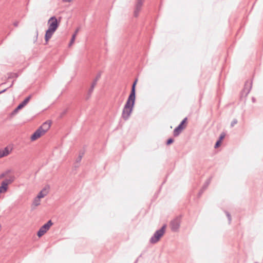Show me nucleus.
Returning <instances> with one entry per match:
<instances>
[{
  "instance_id": "nucleus-3",
  "label": "nucleus",
  "mask_w": 263,
  "mask_h": 263,
  "mask_svg": "<svg viewBox=\"0 0 263 263\" xmlns=\"http://www.w3.org/2000/svg\"><path fill=\"white\" fill-rule=\"evenodd\" d=\"M166 225H163L161 228L157 230L150 239V242L154 244L157 242L160 238L164 235L165 231Z\"/></svg>"
},
{
  "instance_id": "nucleus-31",
  "label": "nucleus",
  "mask_w": 263,
  "mask_h": 263,
  "mask_svg": "<svg viewBox=\"0 0 263 263\" xmlns=\"http://www.w3.org/2000/svg\"><path fill=\"white\" fill-rule=\"evenodd\" d=\"M96 84H96L95 83L92 82V83H91V86H90V87H91V88H95V87L96 86Z\"/></svg>"
},
{
  "instance_id": "nucleus-21",
  "label": "nucleus",
  "mask_w": 263,
  "mask_h": 263,
  "mask_svg": "<svg viewBox=\"0 0 263 263\" xmlns=\"http://www.w3.org/2000/svg\"><path fill=\"white\" fill-rule=\"evenodd\" d=\"M75 37H76V34H73L72 35L71 39V40L70 41V43L69 44V46H71L73 44V43L74 42V41L75 40Z\"/></svg>"
},
{
  "instance_id": "nucleus-29",
  "label": "nucleus",
  "mask_w": 263,
  "mask_h": 263,
  "mask_svg": "<svg viewBox=\"0 0 263 263\" xmlns=\"http://www.w3.org/2000/svg\"><path fill=\"white\" fill-rule=\"evenodd\" d=\"M91 95V94L89 95V93H88V92L87 94V96H86L85 99L86 100H88L90 98Z\"/></svg>"
},
{
  "instance_id": "nucleus-2",
  "label": "nucleus",
  "mask_w": 263,
  "mask_h": 263,
  "mask_svg": "<svg viewBox=\"0 0 263 263\" xmlns=\"http://www.w3.org/2000/svg\"><path fill=\"white\" fill-rule=\"evenodd\" d=\"M135 100V99H132L128 97L127 100L123 107L122 112V118L124 120L126 121L129 119L133 110Z\"/></svg>"
},
{
  "instance_id": "nucleus-7",
  "label": "nucleus",
  "mask_w": 263,
  "mask_h": 263,
  "mask_svg": "<svg viewBox=\"0 0 263 263\" xmlns=\"http://www.w3.org/2000/svg\"><path fill=\"white\" fill-rule=\"evenodd\" d=\"M14 181V177L11 176L9 179H6L3 181L0 186V193H4L8 190V185Z\"/></svg>"
},
{
  "instance_id": "nucleus-25",
  "label": "nucleus",
  "mask_w": 263,
  "mask_h": 263,
  "mask_svg": "<svg viewBox=\"0 0 263 263\" xmlns=\"http://www.w3.org/2000/svg\"><path fill=\"white\" fill-rule=\"evenodd\" d=\"M224 137H225L224 133H223L221 134L218 140H220V141H221V140L224 138Z\"/></svg>"
},
{
  "instance_id": "nucleus-24",
  "label": "nucleus",
  "mask_w": 263,
  "mask_h": 263,
  "mask_svg": "<svg viewBox=\"0 0 263 263\" xmlns=\"http://www.w3.org/2000/svg\"><path fill=\"white\" fill-rule=\"evenodd\" d=\"M174 142V139L173 138H169L166 141V144L170 145L172 144Z\"/></svg>"
},
{
  "instance_id": "nucleus-1",
  "label": "nucleus",
  "mask_w": 263,
  "mask_h": 263,
  "mask_svg": "<svg viewBox=\"0 0 263 263\" xmlns=\"http://www.w3.org/2000/svg\"><path fill=\"white\" fill-rule=\"evenodd\" d=\"M48 24L49 25L48 29L46 30L45 35L46 44H47L49 39L52 37L53 33L58 29L59 26V23H58L56 17L53 16L48 21Z\"/></svg>"
},
{
  "instance_id": "nucleus-6",
  "label": "nucleus",
  "mask_w": 263,
  "mask_h": 263,
  "mask_svg": "<svg viewBox=\"0 0 263 263\" xmlns=\"http://www.w3.org/2000/svg\"><path fill=\"white\" fill-rule=\"evenodd\" d=\"M52 224L53 222L51 220H49L46 223L42 226L37 233L38 237H41L44 235Z\"/></svg>"
},
{
  "instance_id": "nucleus-5",
  "label": "nucleus",
  "mask_w": 263,
  "mask_h": 263,
  "mask_svg": "<svg viewBox=\"0 0 263 263\" xmlns=\"http://www.w3.org/2000/svg\"><path fill=\"white\" fill-rule=\"evenodd\" d=\"M181 221V216H177L173 219L170 222L171 230L173 232L178 231L180 226Z\"/></svg>"
},
{
  "instance_id": "nucleus-8",
  "label": "nucleus",
  "mask_w": 263,
  "mask_h": 263,
  "mask_svg": "<svg viewBox=\"0 0 263 263\" xmlns=\"http://www.w3.org/2000/svg\"><path fill=\"white\" fill-rule=\"evenodd\" d=\"M31 98V96L30 95L28 97H27L25 99V100L21 102L16 108H15L13 111L12 112L11 114L12 115H14L16 114L18 112V111L20 109H21L22 108H23L30 101V99Z\"/></svg>"
},
{
  "instance_id": "nucleus-26",
  "label": "nucleus",
  "mask_w": 263,
  "mask_h": 263,
  "mask_svg": "<svg viewBox=\"0 0 263 263\" xmlns=\"http://www.w3.org/2000/svg\"><path fill=\"white\" fill-rule=\"evenodd\" d=\"M220 144H221V141H220V140H218L216 142V143H215V148L218 147L220 146Z\"/></svg>"
},
{
  "instance_id": "nucleus-22",
  "label": "nucleus",
  "mask_w": 263,
  "mask_h": 263,
  "mask_svg": "<svg viewBox=\"0 0 263 263\" xmlns=\"http://www.w3.org/2000/svg\"><path fill=\"white\" fill-rule=\"evenodd\" d=\"M225 213H226V215H227V217H228V220H229V223H230V222H231V220H232L231 215H230V214L228 212H227V211H226V212H225Z\"/></svg>"
},
{
  "instance_id": "nucleus-36",
  "label": "nucleus",
  "mask_w": 263,
  "mask_h": 263,
  "mask_svg": "<svg viewBox=\"0 0 263 263\" xmlns=\"http://www.w3.org/2000/svg\"><path fill=\"white\" fill-rule=\"evenodd\" d=\"M13 83H14V81L12 82V83L11 84V85L10 86V87H12L13 84Z\"/></svg>"
},
{
  "instance_id": "nucleus-9",
  "label": "nucleus",
  "mask_w": 263,
  "mask_h": 263,
  "mask_svg": "<svg viewBox=\"0 0 263 263\" xmlns=\"http://www.w3.org/2000/svg\"><path fill=\"white\" fill-rule=\"evenodd\" d=\"M144 0H137L134 10V16L137 17L139 15Z\"/></svg>"
},
{
  "instance_id": "nucleus-34",
  "label": "nucleus",
  "mask_w": 263,
  "mask_h": 263,
  "mask_svg": "<svg viewBox=\"0 0 263 263\" xmlns=\"http://www.w3.org/2000/svg\"><path fill=\"white\" fill-rule=\"evenodd\" d=\"M203 192H202V191H201V190H200V191H199V195H201L203 193Z\"/></svg>"
},
{
  "instance_id": "nucleus-18",
  "label": "nucleus",
  "mask_w": 263,
  "mask_h": 263,
  "mask_svg": "<svg viewBox=\"0 0 263 263\" xmlns=\"http://www.w3.org/2000/svg\"><path fill=\"white\" fill-rule=\"evenodd\" d=\"M8 79H12V78H17L18 75L17 73H13V72H10L9 73H8Z\"/></svg>"
},
{
  "instance_id": "nucleus-27",
  "label": "nucleus",
  "mask_w": 263,
  "mask_h": 263,
  "mask_svg": "<svg viewBox=\"0 0 263 263\" xmlns=\"http://www.w3.org/2000/svg\"><path fill=\"white\" fill-rule=\"evenodd\" d=\"M7 173V172H6V173H2V174H1L0 175V179L4 178L6 176Z\"/></svg>"
},
{
  "instance_id": "nucleus-17",
  "label": "nucleus",
  "mask_w": 263,
  "mask_h": 263,
  "mask_svg": "<svg viewBox=\"0 0 263 263\" xmlns=\"http://www.w3.org/2000/svg\"><path fill=\"white\" fill-rule=\"evenodd\" d=\"M40 198L38 197L37 196L36 197L33 201L32 205L34 206H37L40 204Z\"/></svg>"
},
{
  "instance_id": "nucleus-4",
  "label": "nucleus",
  "mask_w": 263,
  "mask_h": 263,
  "mask_svg": "<svg viewBox=\"0 0 263 263\" xmlns=\"http://www.w3.org/2000/svg\"><path fill=\"white\" fill-rule=\"evenodd\" d=\"M187 120V117L184 118L179 125L174 129L173 131L174 137L178 136L182 132V130L186 128Z\"/></svg>"
},
{
  "instance_id": "nucleus-20",
  "label": "nucleus",
  "mask_w": 263,
  "mask_h": 263,
  "mask_svg": "<svg viewBox=\"0 0 263 263\" xmlns=\"http://www.w3.org/2000/svg\"><path fill=\"white\" fill-rule=\"evenodd\" d=\"M83 155H84L83 153H82L81 154H79V157L76 159V162H77L79 163L81 161L82 158V157L83 156Z\"/></svg>"
},
{
  "instance_id": "nucleus-28",
  "label": "nucleus",
  "mask_w": 263,
  "mask_h": 263,
  "mask_svg": "<svg viewBox=\"0 0 263 263\" xmlns=\"http://www.w3.org/2000/svg\"><path fill=\"white\" fill-rule=\"evenodd\" d=\"M93 89H94V88H91V87H90V88L89 89V90H88V93H89V95H90V94H91V93H92L93 91Z\"/></svg>"
},
{
  "instance_id": "nucleus-11",
  "label": "nucleus",
  "mask_w": 263,
  "mask_h": 263,
  "mask_svg": "<svg viewBox=\"0 0 263 263\" xmlns=\"http://www.w3.org/2000/svg\"><path fill=\"white\" fill-rule=\"evenodd\" d=\"M50 126L51 122L49 121H46L44 122L39 128H40L44 134L49 129Z\"/></svg>"
},
{
  "instance_id": "nucleus-10",
  "label": "nucleus",
  "mask_w": 263,
  "mask_h": 263,
  "mask_svg": "<svg viewBox=\"0 0 263 263\" xmlns=\"http://www.w3.org/2000/svg\"><path fill=\"white\" fill-rule=\"evenodd\" d=\"M252 88V82L250 81H247L245 83L244 88L242 91V94L245 95L246 97L250 92Z\"/></svg>"
},
{
  "instance_id": "nucleus-35",
  "label": "nucleus",
  "mask_w": 263,
  "mask_h": 263,
  "mask_svg": "<svg viewBox=\"0 0 263 263\" xmlns=\"http://www.w3.org/2000/svg\"><path fill=\"white\" fill-rule=\"evenodd\" d=\"M78 31H79V29H77L76 30V31H75V32H74V34H76V35Z\"/></svg>"
},
{
  "instance_id": "nucleus-14",
  "label": "nucleus",
  "mask_w": 263,
  "mask_h": 263,
  "mask_svg": "<svg viewBox=\"0 0 263 263\" xmlns=\"http://www.w3.org/2000/svg\"><path fill=\"white\" fill-rule=\"evenodd\" d=\"M49 186L46 185L37 195V197L42 198L44 197L48 193Z\"/></svg>"
},
{
  "instance_id": "nucleus-16",
  "label": "nucleus",
  "mask_w": 263,
  "mask_h": 263,
  "mask_svg": "<svg viewBox=\"0 0 263 263\" xmlns=\"http://www.w3.org/2000/svg\"><path fill=\"white\" fill-rule=\"evenodd\" d=\"M211 179H212V177H210L205 181V182L204 183V184H203V185L202 187V189H201L202 192H204L207 189V187H208V186L209 185V184L211 181Z\"/></svg>"
},
{
  "instance_id": "nucleus-33",
  "label": "nucleus",
  "mask_w": 263,
  "mask_h": 263,
  "mask_svg": "<svg viewBox=\"0 0 263 263\" xmlns=\"http://www.w3.org/2000/svg\"><path fill=\"white\" fill-rule=\"evenodd\" d=\"M72 0H63V2H71Z\"/></svg>"
},
{
  "instance_id": "nucleus-13",
  "label": "nucleus",
  "mask_w": 263,
  "mask_h": 263,
  "mask_svg": "<svg viewBox=\"0 0 263 263\" xmlns=\"http://www.w3.org/2000/svg\"><path fill=\"white\" fill-rule=\"evenodd\" d=\"M137 82V80L136 79L134 82V83L132 85L130 93L128 96L129 98L136 99V85Z\"/></svg>"
},
{
  "instance_id": "nucleus-30",
  "label": "nucleus",
  "mask_w": 263,
  "mask_h": 263,
  "mask_svg": "<svg viewBox=\"0 0 263 263\" xmlns=\"http://www.w3.org/2000/svg\"><path fill=\"white\" fill-rule=\"evenodd\" d=\"M18 24H19V22L18 21H15V22L13 23V25L15 27H17L18 25Z\"/></svg>"
},
{
  "instance_id": "nucleus-15",
  "label": "nucleus",
  "mask_w": 263,
  "mask_h": 263,
  "mask_svg": "<svg viewBox=\"0 0 263 263\" xmlns=\"http://www.w3.org/2000/svg\"><path fill=\"white\" fill-rule=\"evenodd\" d=\"M10 151L8 147H6L3 149H0V158L8 155Z\"/></svg>"
},
{
  "instance_id": "nucleus-12",
  "label": "nucleus",
  "mask_w": 263,
  "mask_h": 263,
  "mask_svg": "<svg viewBox=\"0 0 263 263\" xmlns=\"http://www.w3.org/2000/svg\"><path fill=\"white\" fill-rule=\"evenodd\" d=\"M43 135H44L43 133L40 128H38L31 136V140L35 141Z\"/></svg>"
},
{
  "instance_id": "nucleus-32",
  "label": "nucleus",
  "mask_w": 263,
  "mask_h": 263,
  "mask_svg": "<svg viewBox=\"0 0 263 263\" xmlns=\"http://www.w3.org/2000/svg\"><path fill=\"white\" fill-rule=\"evenodd\" d=\"M7 89L8 88H5V89H4V90H2L1 91H0V94L4 92L5 91H6Z\"/></svg>"
},
{
  "instance_id": "nucleus-19",
  "label": "nucleus",
  "mask_w": 263,
  "mask_h": 263,
  "mask_svg": "<svg viewBox=\"0 0 263 263\" xmlns=\"http://www.w3.org/2000/svg\"><path fill=\"white\" fill-rule=\"evenodd\" d=\"M101 76V72H99L97 74L96 76V78L94 79L92 82L95 83L96 84L97 83L98 81L100 79Z\"/></svg>"
},
{
  "instance_id": "nucleus-23",
  "label": "nucleus",
  "mask_w": 263,
  "mask_h": 263,
  "mask_svg": "<svg viewBox=\"0 0 263 263\" xmlns=\"http://www.w3.org/2000/svg\"><path fill=\"white\" fill-rule=\"evenodd\" d=\"M237 123V120L236 119H233L231 123V126L233 127L235 124Z\"/></svg>"
}]
</instances>
